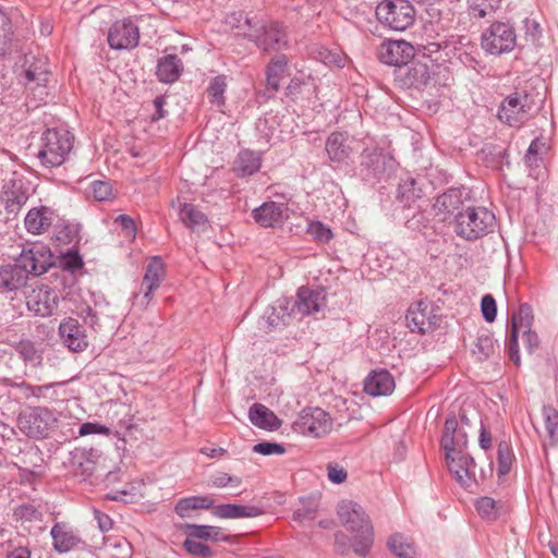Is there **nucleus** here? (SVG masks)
Here are the masks:
<instances>
[{
    "label": "nucleus",
    "mask_w": 558,
    "mask_h": 558,
    "mask_svg": "<svg viewBox=\"0 0 558 558\" xmlns=\"http://www.w3.org/2000/svg\"><path fill=\"white\" fill-rule=\"evenodd\" d=\"M113 223L118 225L121 228V231L123 232L125 238H130L132 240L136 238L137 227L134 219L131 216L126 214H121L114 218Z\"/></svg>",
    "instance_id": "58"
},
{
    "label": "nucleus",
    "mask_w": 558,
    "mask_h": 558,
    "mask_svg": "<svg viewBox=\"0 0 558 558\" xmlns=\"http://www.w3.org/2000/svg\"><path fill=\"white\" fill-rule=\"evenodd\" d=\"M386 545L396 558H416L417 556L413 541L400 532L392 533Z\"/></svg>",
    "instance_id": "38"
},
{
    "label": "nucleus",
    "mask_w": 558,
    "mask_h": 558,
    "mask_svg": "<svg viewBox=\"0 0 558 558\" xmlns=\"http://www.w3.org/2000/svg\"><path fill=\"white\" fill-rule=\"evenodd\" d=\"M448 469L457 483L462 487H471L475 483V461L468 452H452L446 458Z\"/></svg>",
    "instance_id": "23"
},
{
    "label": "nucleus",
    "mask_w": 558,
    "mask_h": 558,
    "mask_svg": "<svg viewBox=\"0 0 558 558\" xmlns=\"http://www.w3.org/2000/svg\"><path fill=\"white\" fill-rule=\"evenodd\" d=\"M514 460V454L511 445L507 440H501L497 446V475L499 478L506 476Z\"/></svg>",
    "instance_id": "44"
},
{
    "label": "nucleus",
    "mask_w": 558,
    "mask_h": 558,
    "mask_svg": "<svg viewBox=\"0 0 558 558\" xmlns=\"http://www.w3.org/2000/svg\"><path fill=\"white\" fill-rule=\"evenodd\" d=\"M89 196L97 202H109L114 198L113 187L109 180H94L89 183Z\"/></svg>",
    "instance_id": "48"
},
{
    "label": "nucleus",
    "mask_w": 558,
    "mask_h": 558,
    "mask_svg": "<svg viewBox=\"0 0 558 558\" xmlns=\"http://www.w3.org/2000/svg\"><path fill=\"white\" fill-rule=\"evenodd\" d=\"M532 106L533 99L526 92H514L502 100L498 118L510 126H518L529 118Z\"/></svg>",
    "instance_id": "12"
},
{
    "label": "nucleus",
    "mask_w": 558,
    "mask_h": 558,
    "mask_svg": "<svg viewBox=\"0 0 558 558\" xmlns=\"http://www.w3.org/2000/svg\"><path fill=\"white\" fill-rule=\"evenodd\" d=\"M165 276V263L160 256H154L145 270L143 286L145 287L144 298L151 299L153 292L159 288Z\"/></svg>",
    "instance_id": "33"
},
{
    "label": "nucleus",
    "mask_w": 558,
    "mask_h": 558,
    "mask_svg": "<svg viewBox=\"0 0 558 558\" xmlns=\"http://www.w3.org/2000/svg\"><path fill=\"white\" fill-rule=\"evenodd\" d=\"M288 58L286 54H279L270 60L266 68L267 88L271 92H278L280 83L288 70Z\"/></svg>",
    "instance_id": "39"
},
{
    "label": "nucleus",
    "mask_w": 558,
    "mask_h": 558,
    "mask_svg": "<svg viewBox=\"0 0 558 558\" xmlns=\"http://www.w3.org/2000/svg\"><path fill=\"white\" fill-rule=\"evenodd\" d=\"M107 43L114 50H132L140 43V27L131 19L113 22L108 31Z\"/></svg>",
    "instance_id": "14"
},
{
    "label": "nucleus",
    "mask_w": 558,
    "mask_h": 558,
    "mask_svg": "<svg viewBox=\"0 0 558 558\" xmlns=\"http://www.w3.org/2000/svg\"><path fill=\"white\" fill-rule=\"evenodd\" d=\"M247 33L244 36L264 51L280 50L288 45L287 34L279 23L260 24L245 19Z\"/></svg>",
    "instance_id": "7"
},
{
    "label": "nucleus",
    "mask_w": 558,
    "mask_h": 558,
    "mask_svg": "<svg viewBox=\"0 0 558 558\" xmlns=\"http://www.w3.org/2000/svg\"><path fill=\"white\" fill-rule=\"evenodd\" d=\"M517 46V33L510 22L495 21L481 34V47L492 56L511 52Z\"/></svg>",
    "instance_id": "6"
},
{
    "label": "nucleus",
    "mask_w": 558,
    "mask_h": 558,
    "mask_svg": "<svg viewBox=\"0 0 558 558\" xmlns=\"http://www.w3.org/2000/svg\"><path fill=\"white\" fill-rule=\"evenodd\" d=\"M495 342L490 333H481L476 338L473 353L476 354L481 361L487 360L494 353Z\"/></svg>",
    "instance_id": "49"
},
{
    "label": "nucleus",
    "mask_w": 558,
    "mask_h": 558,
    "mask_svg": "<svg viewBox=\"0 0 558 558\" xmlns=\"http://www.w3.org/2000/svg\"><path fill=\"white\" fill-rule=\"evenodd\" d=\"M533 320L534 315L531 305L523 303L511 317V330L515 328L517 332L520 333L522 329L532 328Z\"/></svg>",
    "instance_id": "47"
},
{
    "label": "nucleus",
    "mask_w": 558,
    "mask_h": 558,
    "mask_svg": "<svg viewBox=\"0 0 558 558\" xmlns=\"http://www.w3.org/2000/svg\"><path fill=\"white\" fill-rule=\"evenodd\" d=\"M545 429L551 441L558 440V411L553 405L543 407Z\"/></svg>",
    "instance_id": "50"
},
{
    "label": "nucleus",
    "mask_w": 558,
    "mask_h": 558,
    "mask_svg": "<svg viewBox=\"0 0 558 558\" xmlns=\"http://www.w3.org/2000/svg\"><path fill=\"white\" fill-rule=\"evenodd\" d=\"M28 279L29 277L19 263L17 257L14 263L0 266V289L4 292L16 291L25 287Z\"/></svg>",
    "instance_id": "28"
},
{
    "label": "nucleus",
    "mask_w": 558,
    "mask_h": 558,
    "mask_svg": "<svg viewBox=\"0 0 558 558\" xmlns=\"http://www.w3.org/2000/svg\"><path fill=\"white\" fill-rule=\"evenodd\" d=\"M470 201V192L464 186L450 187L435 198L434 215L440 221L454 223L458 214H462Z\"/></svg>",
    "instance_id": "8"
},
{
    "label": "nucleus",
    "mask_w": 558,
    "mask_h": 558,
    "mask_svg": "<svg viewBox=\"0 0 558 558\" xmlns=\"http://www.w3.org/2000/svg\"><path fill=\"white\" fill-rule=\"evenodd\" d=\"M325 150L333 168L347 166L352 154L348 134L338 131L330 133L325 142Z\"/></svg>",
    "instance_id": "25"
},
{
    "label": "nucleus",
    "mask_w": 558,
    "mask_h": 558,
    "mask_svg": "<svg viewBox=\"0 0 558 558\" xmlns=\"http://www.w3.org/2000/svg\"><path fill=\"white\" fill-rule=\"evenodd\" d=\"M326 290L323 288L301 287L298 290L296 299L293 300V310L301 316L312 315L326 306Z\"/></svg>",
    "instance_id": "24"
},
{
    "label": "nucleus",
    "mask_w": 558,
    "mask_h": 558,
    "mask_svg": "<svg viewBox=\"0 0 558 558\" xmlns=\"http://www.w3.org/2000/svg\"><path fill=\"white\" fill-rule=\"evenodd\" d=\"M187 537L199 541L230 542L231 536L219 526L189 523L184 527Z\"/></svg>",
    "instance_id": "34"
},
{
    "label": "nucleus",
    "mask_w": 558,
    "mask_h": 558,
    "mask_svg": "<svg viewBox=\"0 0 558 558\" xmlns=\"http://www.w3.org/2000/svg\"><path fill=\"white\" fill-rule=\"evenodd\" d=\"M60 298V293L54 288L41 284L27 295L26 305L35 315L49 317L57 311Z\"/></svg>",
    "instance_id": "16"
},
{
    "label": "nucleus",
    "mask_w": 558,
    "mask_h": 558,
    "mask_svg": "<svg viewBox=\"0 0 558 558\" xmlns=\"http://www.w3.org/2000/svg\"><path fill=\"white\" fill-rule=\"evenodd\" d=\"M58 332L62 343L72 352H83L88 347L84 326L73 317L61 320Z\"/></svg>",
    "instance_id": "21"
},
{
    "label": "nucleus",
    "mask_w": 558,
    "mask_h": 558,
    "mask_svg": "<svg viewBox=\"0 0 558 558\" xmlns=\"http://www.w3.org/2000/svg\"><path fill=\"white\" fill-rule=\"evenodd\" d=\"M300 507L293 511V520L303 524L315 520L319 504L314 496H302L299 497Z\"/></svg>",
    "instance_id": "42"
},
{
    "label": "nucleus",
    "mask_w": 558,
    "mask_h": 558,
    "mask_svg": "<svg viewBox=\"0 0 558 558\" xmlns=\"http://www.w3.org/2000/svg\"><path fill=\"white\" fill-rule=\"evenodd\" d=\"M252 217L263 228H276L289 218V208L284 203L268 201L254 208Z\"/></svg>",
    "instance_id": "22"
},
{
    "label": "nucleus",
    "mask_w": 558,
    "mask_h": 558,
    "mask_svg": "<svg viewBox=\"0 0 558 558\" xmlns=\"http://www.w3.org/2000/svg\"><path fill=\"white\" fill-rule=\"evenodd\" d=\"M28 58H25V70H24V80L25 84L36 83L37 86H45L48 81V70L46 68V62L43 60H37L33 63H29Z\"/></svg>",
    "instance_id": "43"
},
{
    "label": "nucleus",
    "mask_w": 558,
    "mask_h": 558,
    "mask_svg": "<svg viewBox=\"0 0 558 558\" xmlns=\"http://www.w3.org/2000/svg\"><path fill=\"white\" fill-rule=\"evenodd\" d=\"M60 265L64 270L75 272L84 266L83 257L77 251H68L61 254Z\"/></svg>",
    "instance_id": "54"
},
{
    "label": "nucleus",
    "mask_w": 558,
    "mask_h": 558,
    "mask_svg": "<svg viewBox=\"0 0 558 558\" xmlns=\"http://www.w3.org/2000/svg\"><path fill=\"white\" fill-rule=\"evenodd\" d=\"M414 57L413 46L405 40H385L377 49V58L387 65L400 69Z\"/></svg>",
    "instance_id": "17"
},
{
    "label": "nucleus",
    "mask_w": 558,
    "mask_h": 558,
    "mask_svg": "<svg viewBox=\"0 0 558 558\" xmlns=\"http://www.w3.org/2000/svg\"><path fill=\"white\" fill-rule=\"evenodd\" d=\"M253 452L262 456L283 454L286 448L279 442L263 441L253 446Z\"/></svg>",
    "instance_id": "60"
},
{
    "label": "nucleus",
    "mask_w": 558,
    "mask_h": 558,
    "mask_svg": "<svg viewBox=\"0 0 558 558\" xmlns=\"http://www.w3.org/2000/svg\"><path fill=\"white\" fill-rule=\"evenodd\" d=\"M15 515L23 521L35 522L43 521V512L40 509L33 504L20 505L15 511Z\"/></svg>",
    "instance_id": "57"
},
{
    "label": "nucleus",
    "mask_w": 558,
    "mask_h": 558,
    "mask_svg": "<svg viewBox=\"0 0 558 558\" xmlns=\"http://www.w3.org/2000/svg\"><path fill=\"white\" fill-rule=\"evenodd\" d=\"M438 315L435 314L434 305L428 300H420L407 311V326L412 332L424 335L438 324Z\"/></svg>",
    "instance_id": "15"
},
{
    "label": "nucleus",
    "mask_w": 558,
    "mask_h": 558,
    "mask_svg": "<svg viewBox=\"0 0 558 558\" xmlns=\"http://www.w3.org/2000/svg\"><path fill=\"white\" fill-rule=\"evenodd\" d=\"M475 508L481 518L494 521L498 518L496 501L487 496L480 497L475 502Z\"/></svg>",
    "instance_id": "52"
},
{
    "label": "nucleus",
    "mask_w": 558,
    "mask_h": 558,
    "mask_svg": "<svg viewBox=\"0 0 558 558\" xmlns=\"http://www.w3.org/2000/svg\"><path fill=\"white\" fill-rule=\"evenodd\" d=\"M110 428L97 422H85L78 428L80 436L109 435Z\"/></svg>",
    "instance_id": "64"
},
{
    "label": "nucleus",
    "mask_w": 558,
    "mask_h": 558,
    "mask_svg": "<svg viewBox=\"0 0 558 558\" xmlns=\"http://www.w3.org/2000/svg\"><path fill=\"white\" fill-rule=\"evenodd\" d=\"M50 535L53 549L59 554L72 550L81 542L78 535L65 522H56L51 527Z\"/></svg>",
    "instance_id": "31"
},
{
    "label": "nucleus",
    "mask_w": 558,
    "mask_h": 558,
    "mask_svg": "<svg viewBox=\"0 0 558 558\" xmlns=\"http://www.w3.org/2000/svg\"><path fill=\"white\" fill-rule=\"evenodd\" d=\"M496 228L495 214L484 206L468 205L462 214H458L453 223V231L457 236L473 242Z\"/></svg>",
    "instance_id": "3"
},
{
    "label": "nucleus",
    "mask_w": 558,
    "mask_h": 558,
    "mask_svg": "<svg viewBox=\"0 0 558 558\" xmlns=\"http://www.w3.org/2000/svg\"><path fill=\"white\" fill-rule=\"evenodd\" d=\"M262 167V153L243 149L238 154L233 170L238 177H248L258 172Z\"/></svg>",
    "instance_id": "36"
},
{
    "label": "nucleus",
    "mask_w": 558,
    "mask_h": 558,
    "mask_svg": "<svg viewBox=\"0 0 558 558\" xmlns=\"http://www.w3.org/2000/svg\"><path fill=\"white\" fill-rule=\"evenodd\" d=\"M99 458L97 449L75 448L70 452L68 468L74 476L87 481L94 474Z\"/></svg>",
    "instance_id": "20"
},
{
    "label": "nucleus",
    "mask_w": 558,
    "mask_h": 558,
    "mask_svg": "<svg viewBox=\"0 0 558 558\" xmlns=\"http://www.w3.org/2000/svg\"><path fill=\"white\" fill-rule=\"evenodd\" d=\"M545 147V143L542 142L539 138H534L526 153H525V156H524V159H525V162L529 165V166H533V165H537L538 161L541 160L539 158V155H541V151L543 150V148Z\"/></svg>",
    "instance_id": "63"
},
{
    "label": "nucleus",
    "mask_w": 558,
    "mask_h": 558,
    "mask_svg": "<svg viewBox=\"0 0 558 558\" xmlns=\"http://www.w3.org/2000/svg\"><path fill=\"white\" fill-rule=\"evenodd\" d=\"M242 484V478L233 476L225 472H217L211 475L209 485L216 488H225L228 486L239 487Z\"/></svg>",
    "instance_id": "56"
},
{
    "label": "nucleus",
    "mask_w": 558,
    "mask_h": 558,
    "mask_svg": "<svg viewBox=\"0 0 558 558\" xmlns=\"http://www.w3.org/2000/svg\"><path fill=\"white\" fill-rule=\"evenodd\" d=\"M32 193L31 182L13 171L12 178L5 181L2 186L0 199L9 215H17Z\"/></svg>",
    "instance_id": "11"
},
{
    "label": "nucleus",
    "mask_w": 558,
    "mask_h": 558,
    "mask_svg": "<svg viewBox=\"0 0 558 558\" xmlns=\"http://www.w3.org/2000/svg\"><path fill=\"white\" fill-rule=\"evenodd\" d=\"M57 218L56 211L48 206L33 207L25 216L24 226L27 232L38 235L47 232Z\"/></svg>",
    "instance_id": "26"
},
{
    "label": "nucleus",
    "mask_w": 558,
    "mask_h": 558,
    "mask_svg": "<svg viewBox=\"0 0 558 558\" xmlns=\"http://www.w3.org/2000/svg\"><path fill=\"white\" fill-rule=\"evenodd\" d=\"M395 387V379L387 369L373 371L364 381V391L373 397L389 396Z\"/></svg>",
    "instance_id": "29"
},
{
    "label": "nucleus",
    "mask_w": 558,
    "mask_h": 558,
    "mask_svg": "<svg viewBox=\"0 0 558 558\" xmlns=\"http://www.w3.org/2000/svg\"><path fill=\"white\" fill-rule=\"evenodd\" d=\"M184 71L183 61L177 53H166L157 60L155 75L158 82L173 84Z\"/></svg>",
    "instance_id": "27"
},
{
    "label": "nucleus",
    "mask_w": 558,
    "mask_h": 558,
    "mask_svg": "<svg viewBox=\"0 0 558 558\" xmlns=\"http://www.w3.org/2000/svg\"><path fill=\"white\" fill-rule=\"evenodd\" d=\"M7 386L11 389L17 390V397L24 400H29L34 396V386L25 380L8 379Z\"/></svg>",
    "instance_id": "62"
},
{
    "label": "nucleus",
    "mask_w": 558,
    "mask_h": 558,
    "mask_svg": "<svg viewBox=\"0 0 558 558\" xmlns=\"http://www.w3.org/2000/svg\"><path fill=\"white\" fill-rule=\"evenodd\" d=\"M375 13L383 26L396 32L405 31L415 21V9L409 0H383Z\"/></svg>",
    "instance_id": "5"
},
{
    "label": "nucleus",
    "mask_w": 558,
    "mask_h": 558,
    "mask_svg": "<svg viewBox=\"0 0 558 558\" xmlns=\"http://www.w3.org/2000/svg\"><path fill=\"white\" fill-rule=\"evenodd\" d=\"M293 299L282 298L276 305L266 308L264 317L270 328H279L286 325V319L295 314L293 310Z\"/></svg>",
    "instance_id": "32"
},
{
    "label": "nucleus",
    "mask_w": 558,
    "mask_h": 558,
    "mask_svg": "<svg viewBox=\"0 0 558 558\" xmlns=\"http://www.w3.org/2000/svg\"><path fill=\"white\" fill-rule=\"evenodd\" d=\"M248 418L251 423L259 428L267 430H276L280 427L281 421L267 407L260 403H254L248 410Z\"/></svg>",
    "instance_id": "35"
},
{
    "label": "nucleus",
    "mask_w": 558,
    "mask_h": 558,
    "mask_svg": "<svg viewBox=\"0 0 558 558\" xmlns=\"http://www.w3.org/2000/svg\"><path fill=\"white\" fill-rule=\"evenodd\" d=\"M422 190L417 185L416 180L405 174L404 178H401L397 189V198L404 204V206H410L411 203L421 197Z\"/></svg>",
    "instance_id": "41"
},
{
    "label": "nucleus",
    "mask_w": 558,
    "mask_h": 558,
    "mask_svg": "<svg viewBox=\"0 0 558 558\" xmlns=\"http://www.w3.org/2000/svg\"><path fill=\"white\" fill-rule=\"evenodd\" d=\"M440 442L445 450V458L451 457L452 452H466L468 434L464 427L460 426L454 414L446 417Z\"/></svg>",
    "instance_id": "18"
},
{
    "label": "nucleus",
    "mask_w": 558,
    "mask_h": 558,
    "mask_svg": "<svg viewBox=\"0 0 558 558\" xmlns=\"http://www.w3.org/2000/svg\"><path fill=\"white\" fill-rule=\"evenodd\" d=\"M74 135L62 128H50L40 136L37 158L45 168H57L62 166L73 149Z\"/></svg>",
    "instance_id": "2"
},
{
    "label": "nucleus",
    "mask_w": 558,
    "mask_h": 558,
    "mask_svg": "<svg viewBox=\"0 0 558 558\" xmlns=\"http://www.w3.org/2000/svg\"><path fill=\"white\" fill-rule=\"evenodd\" d=\"M478 52L474 46H471L469 49H458L457 50V59L459 62L465 68L472 69L476 72H480L482 69L481 61L478 60Z\"/></svg>",
    "instance_id": "51"
},
{
    "label": "nucleus",
    "mask_w": 558,
    "mask_h": 558,
    "mask_svg": "<svg viewBox=\"0 0 558 558\" xmlns=\"http://www.w3.org/2000/svg\"><path fill=\"white\" fill-rule=\"evenodd\" d=\"M332 428L330 415L320 408H305L292 424V429L303 436L320 438Z\"/></svg>",
    "instance_id": "10"
},
{
    "label": "nucleus",
    "mask_w": 558,
    "mask_h": 558,
    "mask_svg": "<svg viewBox=\"0 0 558 558\" xmlns=\"http://www.w3.org/2000/svg\"><path fill=\"white\" fill-rule=\"evenodd\" d=\"M227 76L223 74L216 75L209 82L207 95L210 104L223 106L226 102Z\"/></svg>",
    "instance_id": "45"
},
{
    "label": "nucleus",
    "mask_w": 558,
    "mask_h": 558,
    "mask_svg": "<svg viewBox=\"0 0 558 558\" xmlns=\"http://www.w3.org/2000/svg\"><path fill=\"white\" fill-rule=\"evenodd\" d=\"M211 513L219 519H241L259 517L265 513V510L254 505L221 504L214 506Z\"/></svg>",
    "instance_id": "30"
},
{
    "label": "nucleus",
    "mask_w": 558,
    "mask_h": 558,
    "mask_svg": "<svg viewBox=\"0 0 558 558\" xmlns=\"http://www.w3.org/2000/svg\"><path fill=\"white\" fill-rule=\"evenodd\" d=\"M17 259L28 277H38L54 264L50 248L40 243H32L28 247H24Z\"/></svg>",
    "instance_id": "13"
},
{
    "label": "nucleus",
    "mask_w": 558,
    "mask_h": 558,
    "mask_svg": "<svg viewBox=\"0 0 558 558\" xmlns=\"http://www.w3.org/2000/svg\"><path fill=\"white\" fill-rule=\"evenodd\" d=\"M178 210L180 221L192 231L208 223L207 216L192 203L179 204Z\"/></svg>",
    "instance_id": "40"
},
{
    "label": "nucleus",
    "mask_w": 558,
    "mask_h": 558,
    "mask_svg": "<svg viewBox=\"0 0 558 558\" xmlns=\"http://www.w3.org/2000/svg\"><path fill=\"white\" fill-rule=\"evenodd\" d=\"M57 418L48 408L33 407L17 416V427L31 438H45Z\"/></svg>",
    "instance_id": "9"
},
{
    "label": "nucleus",
    "mask_w": 558,
    "mask_h": 558,
    "mask_svg": "<svg viewBox=\"0 0 558 558\" xmlns=\"http://www.w3.org/2000/svg\"><path fill=\"white\" fill-rule=\"evenodd\" d=\"M395 80L402 88L420 89L430 80L429 66L421 61L408 62L400 69H396Z\"/></svg>",
    "instance_id": "19"
},
{
    "label": "nucleus",
    "mask_w": 558,
    "mask_h": 558,
    "mask_svg": "<svg viewBox=\"0 0 558 558\" xmlns=\"http://www.w3.org/2000/svg\"><path fill=\"white\" fill-rule=\"evenodd\" d=\"M215 505V500L211 496L208 495H195V496H189L184 498H180L175 506H174V512L180 518H189L191 517L192 510H198V509H210Z\"/></svg>",
    "instance_id": "37"
},
{
    "label": "nucleus",
    "mask_w": 558,
    "mask_h": 558,
    "mask_svg": "<svg viewBox=\"0 0 558 558\" xmlns=\"http://www.w3.org/2000/svg\"><path fill=\"white\" fill-rule=\"evenodd\" d=\"M481 312L486 323H494L497 317V303L492 294H485L481 300Z\"/></svg>",
    "instance_id": "59"
},
{
    "label": "nucleus",
    "mask_w": 558,
    "mask_h": 558,
    "mask_svg": "<svg viewBox=\"0 0 558 558\" xmlns=\"http://www.w3.org/2000/svg\"><path fill=\"white\" fill-rule=\"evenodd\" d=\"M307 233L311 234L314 240L320 243H328L333 236L331 229L320 221L310 222L307 227Z\"/></svg>",
    "instance_id": "55"
},
{
    "label": "nucleus",
    "mask_w": 558,
    "mask_h": 558,
    "mask_svg": "<svg viewBox=\"0 0 558 558\" xmlns=\"http://www.w3.org/2000/svg\"><path fill=\"white\" fill-rule=\"evenodd\" d=\"M182 547L187 554L195 557L209 558L214 555L213 549L208 545L197 542L195 541V538L187 536L186 539L183 542Z\"/></svg>",
    "instance_id": "53"
},
{
    "label": "nucleus",
    "mask_w": 558,
    "mask_h": 558,
    "mask_svg": "<svg viewBox=\"0 0 558 558\" xmlns=\"http://www.w3.org/2000/svg\"><path fill=\"white\" fill-rule=\"evenodd\" d=\"M20 356L27 363H34L39 359L35 344L29 340H22L16 347Z\"/></svg>",
    "instance_id": "61"
},
{
    "label": "nucleus",
    "mask_w": 558,
    "mask_h": 558,
    "mask_svg": "<svg viewBox=\"0 0 558 558\" xmlns=\"http://www.w3.org/2000/svg\"><path fill=\"white\" fill-rule=\"evenodd\" d=\"M397 166V160L384 148L366 147L361 153L360 177L365 184L376 187L388 182Z\"/></svg>",
    "instance_id": "4"
},
{
    "label": "nucleus",
    "mask_w": 558,
    "mask_h": 558,
    "mask_svg": "<svg viewBox=\"0 0 558 558\" xmlns=\"http://www.w3.org/2000/svg\"><path fill=\"white\" fill-rule=\"evenodd\" d=\"M338 517L352 535L350 546L355 556L368 558L375 543V530L369 515L357 502L342 500L338 505Z\"/></svg>",
    "instance_id": "1"
},
{
    "label": "nucleus",
    "mask_w": 558,
    "mask_h": 558,
    "mask_svg": "<svg viewBox=\"0 0 558 558\" xmlns=\"http://www.w3.org/2000/svg\"><path fill=\"white\" fill-rule=\"evenodd\" d=\"M499 4L500 0H468V12L473 19H483L495 12Z\"/></svg>",
    "instance_id": "46"
}]
</instances>
